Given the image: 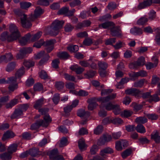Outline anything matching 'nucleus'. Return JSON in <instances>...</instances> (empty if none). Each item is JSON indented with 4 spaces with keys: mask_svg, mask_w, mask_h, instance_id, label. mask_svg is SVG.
<instances>
[{
    "mask_svg": "<svg viewBox=\"0 0 160 160\" xmlns=\"http://www.w3.org/2000/svg\"><path fill=\"white\" fill-rule=\"evenodd\" d=\"M103 130V127L102 125L98 126L94 130V133L96 135L101 134Z\"/></svg>",
    "mask_w": 160,
    "mask_h": 160,
    "instance_id": "nucleus-35",
    "label": "nucleus"
},
{
    "mask_svg": "<svg viewBox=\"0 0 160 160\" xmlns=\"http://www.w3.org/2000/svg\"><path fill=\"white\" fill-rule=\"evenodd\" d=\"M111 122L114 124H121L123 123V121L119 118H112L111 120Z\"/></svg>",
    "mask_w": 160,
    "mask_h": 160,
    "instance_id": "nucleus-47",
    "label": "nucleus"
},
{
    "mask_svg": "<svg viewBox=\"0 0 160 160\" xmlns=\"http://www.w3.org/2000/svg\"><path fill=\"white\" fill-rule=\"evenodd\" d=\"M152 2V0H146L143 2L140 3L138 5V8L139 9H142L150 6Z\"/></svg>",
    "mask_w": 160,
    "mask_h": 160,
    "instance_id": "nucleus-15",
    "label": "nucleus"
},
{
    "mask_svg": "<svg viewBox=\"0 0 160 160\" xmlns=\"http://www.w3.org/2000/svg\"><path fill=\"white\" fill-rule=\"evenodd\" d=\"M58 57L62 59H67L69 57L68 53L66 52H59L57 53Z\"/></svg>",
    "mask_w": 160,
    "mask_h": 160,
    "instance_id": "nucleus-31",
    "label": "nucleus"
},
{
    "mask_svg": "<svg viewBox=\"0 0 160 160\" xmlns=\"http://www.w3.org/2000/svg\"><path fill=\"white\" fill-rule=\"evenodd\" d=\"M65 31L66 32H71L74 28V27L72 26L70 23H67L65 26Z\"/></svg>",
    "mask_w": 160,
    "mask_h": 160,
    "instance_id": "nucleus-54",
    "label": "nucleus"
},
{
    "mask_svg": "<svg viewBox=\"0 0 160 160\" xmlns=\"http://www.w3.org/2000/svg\"><path fill=\"white\" fill-rule=\"evenodd\" d=\"M132 106L134 110L136 111H138L141 110L142 107V105L138 104L136 103H133Z\"/></svg>",
    "mask_w": 160,
    "mask_h": 160,
    "instance_id": "nucleus-62",
    "label": "nucleus"
},
{
    "mask_svg": "<svg viewBox=\"0 0 160 160\" xmlns=\"http://www.w3.org/2000/svg\"><path fill=\"white\" fill-rule=\"evenodd\" d=\"M44 42L42 39H41L38 42H35L33 45V47L37 48H40L43 45H44Z\"/></svg>",
    "mask_w": 160,
    "mask_h": 160,
    "instance_id": "nucleus-46",
    "label": "nucleus"
},
{
    "mask_svg": "<svg viewBox=\"0 0 160 160\" xmlns=\"http://www.w3.org/2000/svg\"><path fill=\"white\" fill-rule=\"evenodd\" d=\"M14 136V134L12 132L8 131L3 134L2 140L5 141L8 138H12Z\"/></svg>",
    "mask_w": 160,
    "mask_h": 160,
    "instance_id": "nucleus-19",
    "label": "nucleus"
},
{
    "mask_svg": "<svg viewBox=\"0 0 160 160\" xmlns=\"http://www.w3.org/2000/svg\"><path fill=\"white\" fill-rule=\"evenodd\" d=\"M135 62L138 67L142 66L144 65L145 63V58L143 56H141L138 58L136 61Z\"/></svg>",
    "mask_w": 160,
    "mask_h": 160,
    "instance_id": "nucleus-22",
    "label": "nucleus"
},
{
    "mask_svg": "<svg viewBox=\"0 0 160 160\" xmlns=\"http://www.w3.org/2000/svg\"><path fill=\"white\" fill-rule=\"evenodd\" d=\"M50 57L48 54H45L44 51H42L35 55V58L36 59H39L42 58L38 63L39 65L41 66L46 63L49 59Z\"/></svg>",
    "mask_w": 160,
    "mask_h": 160,
    "instance_id": "nucleus-6",
    "label": "nucleus"
},
{
    "mask_svg": "<svg viewBox=\"0 0 160 160\" xmlns=\"http://www.w3.org/2000/svg\"><path fill=\"white\" fill-rule=\"evenodd\" d=\"M69 8L67 7H63L60 9L58 12L57 13L59 15L65 14L68 11Z\"/></svg>",
    "mask_w": 160,
    "mask_h": 160,
    "instance_id": "nucleus-43",
    "label": "nucleus"
},
{
    "mask_svg": "<svg viewBox=\"0 0 160 160\" xmlns=\"http://www.w3.org/2000/svg\"><path fill=\"white\" fill-rule=\"evenodd\" d=\"M160 100V99L157 94H154L153 95H151L150 99L148 100V102H157Z\"/></svg>",
    "mask_w": 160,
    "mask_h": 160,
    "instance_id": "nucleus-42",
    "label": "nucleus"
},
{
    "mask_svg": "<svg viewBox=\"0 0 160 160\" xmlns=\"http://www.w3.org/2000/svg\"><path fill=\"white\" fill-rule=\"evenodd\" d=\"M64 83L62 82H58L55 83V86L58 90H61L63 88Z\"/></svg>",
    "mask_w": 160,
    "mask_h": 160,
    "instance_id": "nucleus-59",
    "label": "nucleus"
},
{
    "mask_svg": "<svg viewBox=\"0 0 160 160\" xmlns=\"http://www.w3.org/2000/svg\"><path fill=\"white\" fill-rule=\"evenodd\" d=\"M20 115V109L18 108L16 109L13 114L11 116V118L12 119L18 118Z\"/></svg>",
    "mask_w": 160,
    "mask_h": 160,
    "instance_id": "nucleus-41",
    "label": "nucleus"
},
{
    "mask_svg": "<svg viewBox=\"0 0 160 160\" xmlns=\"http://www.w3.org/2000/svg\"><path fill=\"white\" fill-rule=\"evenodd\" d=\"M91 13L90 10L83 11L81 12L79 17L83 19L86 18L87 17L91 16Z\"/></svg>",
    "mask_w": 160,
    "mask_h": 160,
    "instance_id": "nucleus-32",
    "label": "nucleus"
},
{
    "mask_svg": "<svg viewBox=\"0 0 160 160\" xmlns=\"http://www.w3.org/2000/svg\"><path fill=\"white\" fill-rule=\"evenodd\" d=\"M53 0H38L37 3L40 5L47 6L49 5V1L52 2Z\"/></svg>",
    "mask_w": 160,
    "mask_h": 160,
    "instance_id": "nucleus-44",
    "label": "nucleus"
},
{
    "mask_svg": "<svg viewBox=\"0 0 160 160\" xmlns=\"http://www.w3.org/2000/svg\"><path fill=\"white\" fill-rule=\"evenodd\" d=\"M18 102V100L17 99L14 98L6 105V108H11L13 106L16 104Z\"/></svg>",
    "mask_w": 160,
    "mask_h": 160,
    "instance_id": "nucleus-25",
    "label": "nucleus"
},
{
    "mask_svg": "<svg viewBox=\"0 0 160 160\" xmlns=\"http://www.w3.org/2000/svg\"><path fill=\"white\" fill-rule=\"evenodd\" d=\"M32 51V48L30 47L22 48L21 50V58H25L27 54L31 53Z\"/></svg>",
    "mask_w": 160,
    "mask_h": 160,
    "instance_id": "nucleus-10",
    "label": "nucleus"
},
{
    "mask_svg": "<svg viewBox=\"0 0 160 160\" xmlns=\"http://www.w3.org/2000/svg\"><path fill=\"white\" fill-rule=\"evenodd\" d=\"M116 41V38H110L107 39L105 41V44L106 45H112L115 43Z\"/></svg>",
    "mask_w": 160,
    "mask_h": 160,
    "instance_id": "nucleus-61",
    "label": "nucleus"
},
{
    "mask_svg": "<svg viewBox=\"0 0 160 160\" xmlns=\"http://www.w3.org/2000/svg\"><path fill=\"white\" fill-rule=\"evenodd\" d=\"M132 152V149L130 148L127 149L122 152V156L124 159L125 158L128 156H129Z\"/></svg>",
    "mask_w": 160,
    "mask_h": 160,
    "instance_id": "nucleus-38",
    "label": "nucleus"
},
{
    "mask_svg": "<svg viewBox=\"0 0 160 160\" xmlns=\"http://www.w3.org/2000/svg\"><path fill=\"white\" fill-rule=\"evenodd\" d=\"M156 61L154 63L151 62H148L145 64L147 69H150L156 67L158 63V60L156 59Z\"/></svg>",
    "mask_w": 160,
    "mask_h": 160,
    "instance_id": "nucleus-36",
    "label": "nucleus"
},
{
    "mask_svg": "<svg viewBox=\"0 0 160 160\" xmlns=\"http://www.w3.org/2000/svg\"><path fill=\"white\" fill-rule=\"evenodd\" d=\"M31 5V3L29 2H21V8L27 9Z\"/></svg>",
    "mask_w": 160,
    "mask_h": 160,
    "instance_id": "nucleus-45",
    "label": "nucleus"
},
{
    "mask_svg": "<svg viewBox=\"0 0 160 160\" xmlns=\"http://www.w3.org/2000/svg\"><path fill=\"white\" fill-rule=\"evenodd\" d=\"M60 99L59 94L56 93L54 95L52 100L54 103L55 104H57L59 101Z\"/></svg>",
    "mask_w": 160,
    "mask_h": 160,
    "instance_id": "nucleus-60",
    "label": "nucleus"
},
{
    "mask_svg": "<svg viewBox=\"0 0 160 160\" xmlns=\"http://www.w3.org/2000/svg\"><path fill=\"white\" fill-rule=\"evenodd\" d=\"M110 28V34L113 37L117 36L121 38L122 36V32L121 29L119 26H113Z\"/></svg>",
    "mask_w": 160,
    "mask_h": 160,
    "instance_id": "nucleus-8",
    "label": "nucleus"
},
{
    "mask_svg": "<svg viewBox=\"0 0 160 160\" xmlns=\"http://www.w3.org/2000/svg\"><path fill=\"white\" fill-rule=\"evenodd\" d=\"M52 118L49 115H46L43 117V120L37 121L35 123L32 124L31 127L32 130H35L38 128L40 126L47 127L52 121Z\"/></svg>",
    "mask_w": 160,
    "mask_h": 160,
    "instance_id": "nucleus-3",
    "label": "nucleus"
},
{
    "mask_svg": "<svg viewBox=\"0 0 160 160\" xmlns=\"http://www.w3.org/2000/svg\"><path fill=\"white\" fill-rule=\"evenodd\" d=\"M151 138L156 143L160 144V136L158 132H153L151 135Z\"/></svg>",
    "mask_w": 160,
    "mask_h": 160,
    "instance_id": "nucleus-20",
    "label": "nucleus"
},
{
    "mask_svg": "<svg viewBox=\"0 0 160 160\" xmlns=\"http://www.w3.org/2000/svg\"><path fill=\"white\" fill-rule=\"evenodd\" d=\"M81 3V2L79 0H74L69 3V5L71 7H74L80 5Z\"/></svg>",
    "mask_w": 160,
    "mask_h": 160,
    "instance_id": "nucleus-53",
    "label": "nucleus"
},
{
    "mask_svg": "<svg viewBox=\"0 0 160 160\" xmlns=\"http://www.w3.org/2000/svg\"><path fill=\"white\" fill-rule=\"evenodd\" d=\"M28 153L33 157H36L41 154V152L39 151V149L35 148L30 149Z\"/></svg>",
    "mask_w": 160,
    "mask_h": 160,
    "instance_id": "nucleus-14",
    "label": "nucleus"
},
{
    "mask_svg": "<svg viewBox=\"0 0 160 160\" xmlns=\"http://www.w3.org/2000/svg\"><path fill=\"white\" fill-rule=\"evenodd\" d=\"M48 154L51 160H52L58 155V152L57 149L52 150L48 153Z\"/></svg>",
    "mask_w": 160,
    "mask_h": 160,
    "instance_id": "nucleus-27",
    "label": "nucleus"
},
{
    "mask_svg": "<svg viewBox=\"0 0 160 160\" xmlns=\"http://www.w3.org/2000/svg\"><path fill=\"white\" fill-rule=\"evenodd\" d=\"M16 64L15 62H12L9 63L6 68V71L9 72L15 68Z\"/></svg>",
    "mask_w": 160,
    "mask_h": 160,
    "instance_id": "nucleus-34",
    "label": "nucleus"
},
{
    "mask_svg": "<svg viewBox=\"0 0 160 160\" xmlns=\"http://www.w3.org/2000/svg\"><path fill=\"white\" fill-rule=\"evenodd\" d=\"M78 145L79 148L81 150L83 149L85 147V140L83 139H80L78 142Z\"/></svg>",
    "mask_w": 160,
    "mask_h": 160,
    "instance_id": "nucleus-52",
    "label": "nucleus"
},
{
    "mask_svg": "<svg viewBox=\"0 0 160 160\" xmlns=\"http://www.w3.org/2000/svg\"><path fill=\"white\" fill-rule=\"evenodd\" d=\"M64 76L65 78L67 80L75 81V78L72 75H71L67 73H65L64 74Z\"/></svg>",
    "mask_w": 160,
    "mask_h": 160,
    "instance_id": "nucleus-51",
    "label": "nucleus"
},
{
    "mask_svg": "<svg viewBox=\"0 0 160 160\" xmlns=\"http://www.w3.org/2000/svg\"><path fill=\"white\" fill-rule=\"evenodd\" d=\"M90 113L88 112H85L84 110H80L78 113V116L81 117L86 118L90 116Z\"/></svg>",
    "mask_w": 160,
    "mask_h": 160,
    "instance_id": "nucleus-29",
    "label": "nucleus"
},
{
    "mask_svg": "<svg viewBox=\"0 0 160 160\" xmlns=\"http://www.w3.org/2000/svg\"><path fill=\"white\" fill-rule=\"evenodd\" d=\"M98 64L99 68L102 70H105L108 67L107 63L104 62H99Z\"/></svg>",
    "mask_w": 160,
    "mask_h": 160,
    "instance_id": "nucleus-50",
    "label": "nucleus"
},
{
    "mask_svg": "<svg viewBox=\"0 0 160 160\" xmlns=\"http://www.w3.org/2000/svg\"><path fill=\"white\" fill-rule=\"evenodd\" d=\"M20 77V73L19 71H18L16 73L15 77H12L9 78V81L7 83L10 84L8 87L10 91H13L18 88V84L16 82V79L19 78Z\"/></svg>",
    "mask_w": 160,
    "mask_h": 160,
    "instance_id": "nucleus-5",
    "label": "nucleus"
},
{
    "mask_svg": "<svg viewBox=\"0 0 160 160\" xmlns=\"http://www.w3.org/2000/svg\"><path fill=\"white\" fill-rule=\"evenodd\" d=\"M9 31L11 33L10 35H8L7 32L2 33L1 36V39L2 41L7 40L11 42L17 39L19 36V32L17 27L14 24H11L9 27Z\"/></svg>",
    "mask_w": 160,
    "mask_h": 160,
    "instance_id": "nucleus-1",
    "label": "nucleus"
},
{
    "mask_svg": "<svg viewBox=\"0 0 160 160\" xmlns=\"http://www.w3.org/2000/svg\"><path fill=\"white\" fill-rule=\"evenodd\" d=\"M11 154L9 152H5L0 154V158L2 160H9L12 158Z\"/></svg>",
    "mask_w": 160,
    "mask_h": 160,
    "instance_id": "nucleus-23",
    "label": "nucleus"
},
{
    "mask_svg": "<svg viewBox=\"0 0 160 160\" xmlns=\"http://www.w3.org/2000/svg\"><path fill=\"white\" fill-rule=\"evenodd\" d=\"M44 104V100L43 98H40L36 101L34 104V107L36 109H39Z\"/></svg>",
    "mask_w": 160,
    "mask_h": 160,
    "instance_id": "nucleus-18",
    "label": "nucleus"
},
{
    "mask_svg": "<svg viewBox=\"0 0 160 160\" xmlns=\"http://www.w3.org/2000/svg\"><path fill=\"white\" fill-rule=\"evenodd\" d=\"M33 88L35 91H40L43 89V87L42 84L38 83L34 85Z\"/></svg>",
    "mask_w": 160,
    "mask_h": 160,
    "instance_id": "nucleus-49",
    "label": "nucleus"
},
{
    "mask_svg": "<svg viewBox=\"0 0 160 160\" xmlns=\"http://www.w3.org/2000/svg\"><path fill=\"white\" fill-rule=\"evenodd\" d=\"M124 44V43L123 42L121 41H119L118 42H117L115 44V45H112V46L115 49L117 50L118 49L123 47V45Z\"/></svg>",
    "mask_w": 160,
    "mask_h": 160,
    "instance_id": "nucleus-57",
    "label": "nucleus"
},
{
    "mask_svg": "<svg viewBox=\"0 0 160 160\" xmlns=\"http://www.w3.org/2000/svg\"><path fill=\"white\" fill-rule=\"evenodd\" d=\"M31 35L30 33H28L21 39V45H24L27 44L28 41L30 39Z\"/></svg>",
    "mask_w": 160,
    "mask_h": 160,
    "instance_id": "nucleus-21",
    "label": "nucleus"
},
{
    "mask_svg": "<svg viewBox=\"0 0 160 160\" xmlns=\"http://www.w3.org/2000/svg\"><path fill=\"white\" fill-rule=\"evenodd\" d=\"M130 32L134 35H139L142 33L143 31L141 28L134 27L131 28Z\"/></svg>",
    "mask_w": 160,
    "mask_h": 160,
    "instance_id": "nucleus-16",
    "label": "nucleus"
},
{
    "mask_svg": "<svg viewBox=\"0 0 160 160\" xmlns=\"http://www.w3.org/2000/svg\"><path fill=\"white\" fill-rule=\"evenodd\" d=\"M56 42V40L54 39H51L44 42V45L45 47L53 46V44Z\"/></svg>",
    "mask_w": 160,
    "mask_h": 160,
    "instance_id": "nucleus-56",
    "label": "nucleus"
},
{
    "mask_svg": "<svg viewBox=\"0 0 160 160\" xmlns=\"http://www.w3.org/2000/svg\"><path fill=\"white\" fill-rule=\"evenodd\" d=\"M64 23L62 20H55L51 26L49 34L52 36L57 35L59 33V29L62 28Z\"/></svg>",
    "mask_w": 160,
    "mask_h": 160,
    "instance_id": "nucleus-4",
    "label": "nucleus"
},
{
    "mask_svg": "<svg viewBox=\"0 0 160 160\" xmlns=\"http://www.w3.org/2000/svg\"><path fill=\"white\" fill-rule=\"evenodd\" d=\"M115 26V24L113 22L109 21L99 24L98 25V27L100 28L106 29L110 26Z\"/></svg>",
    "mask_w": 160,
    "mask_h": 160,
    "instance_id": "nucleus-17",
    "label": "nucleus"
},
{
    "mask_svg": "<svg viewBox=\"0 0 160 160\" xmlns=\"http://www.w3.org/2000/svg\"><path fill=\"white\" fill-rule=\"evenodd\" d=\"M43 12V11L40 7L36 8L33 15H31L29 19L32 21H34Z\"/></svg>",
    "mask_w": 160,
    "mask_h": 160,
    "instance_id": "nucleus-9",
    "label": "nucleus"
},
{
    "mask_svg": "<svg viewBox=\"0 0 160 160\" xmlns=\"http://www.w3.org/2000/svg\"><path fill=\"white\" fill-rule=\"evenodd\" d=\"M21 23L22 27L26 28H30L32 26L30 20L27 17V15L21 11Z\"/></svg>",
    "mask_w": 160,
    "mask_h": 160,
    "instance_id": "nucleus-7",
    "label": "nucleus"
},
{
    "mask_svg": "<svg viewBox=\"0 0 160 160\" xmlns=\"http://www.w3.org/2000/svg\"><path fill=\"white\" fill-rule=\"evenodd\" d=\"M112 110L115 115H118L121 113V109L118 104H114Z\"/></svg>",
    "mask_w": 160,
    "mask_h": 160,
    "instance_id": "nucleus-28",
    "label": "nucleus"
},
{
    "mask_svg": "<svg viewBox=\"0 0 160 160\" xmlns=\"http://www.w3.org/2000/svg\"><path fill=\"white\" fill-rule=\"evenodd\" d=\"M67 49L70 52H75L78 50L79 48L76 45H70L67 47Z\"/></svg>",
    "mask_w": 160,
    "mask_h": 160,
    "instance_id": "nucleus-40",
    "label": "nucleus"
},
{
    "mask_svg": "<svg viewBox=\"0 0 160 160\" xmlns=\"http://www.w3.org/2000/svg\"><path fill=\"white\" fill-rule=\"evenodd\" d=\"M95 98H92L89 100V104L88 106V108L90 110H92L98 105V104L95 101Z\"/></svg>",
    "mask_w": 160,
    "mask_h": 160,
    "instance_id": "nucleus-12",
    "label": "nucleus"
},
{
    "mask_svg": "<svg viewBox=\"0 0 160 160\" xmlns=\"http://www.w3.org/2000/svg\"><path fill=\"white\" fill-rule=\"evenodd\" d=\"M132 113L133 112L132 111L125 110L122 112L120 115L122 117L128 118L130 117Z\"/></svg>",
    "mask_w": 160,
    "mask_h": 160,
    "instance_id": "nucleus-39",
    "label": "nucleus"
},
{
    "mask_svg": "<svg viewBox=\"0 0 160 160\" xmlns=\"http://www.w3.org/2000/svg\"><path fill=\"white\" fill-rule=\"evenodd\" d=\"M17 145L15 144H11L8 148V152L11 154H12L16 151L17 148Z\"/></svg>",
    "mask_w": 160,
    "mask_h": 160,
    "instance_id": "nucleus-33",
    "label": "nucleus"
},
{
    "mask_svg": "<svg viewBox=\"0 0 160 160\" xmlns=\"http://www.w3.org/2000/svg\"><path fill=\"white\" fill-rule=\"evenodd\" d=\"M116 96V93H113L106 97L99 98L98 101L101 102L100 107H104L105 109L108 111L112 110L114 104H113L111 102H108L115 98Z\"/></svg>",
    "mask_w": 160,
    "mask_h": 160,
    "instance_id": "nucleus-2",
    "label": "nucleus"
},
{
    "mask_svg": "<svg viewBox=\"0 0 160 160\" xmlns=\"http://www.w3.org/2000/svg\"><path fill=\"white\" fill-rule=\"evenodd\" d=\"M113 152V150L111 148L107 147L101 150L100 154V155L104 158H106L107 154H111Z\"/></svg>",
    "mask_w": 160,
    "mask_h": 160,
    "instance_id": "nucleus-11",
    "label": "nucleus"
},
{
    "mask_svg": "<svg viewBox=\"0 0 160 160\" xmlns=\"http://www.w3.org/2000/svg\"><path fill=\"white\" fill-rule=\"evenodd\" d=\"M148 120L145 117H141L137 118L135 119L136 122L139 124H144Z\"/></svg>",
    "mask_w": 160,
    "mask_h": 160,
    "instance_id": "nucleus-26",
    "label": "nucleus"
},
{
    "mask_svg": "<svg viewBox=\"0 0 160 160\" xmlns=\"http://www.w3.org/2000/svg\"><path fill=\"white\" fill-rule=\"evenodd\" d=\"M70 69L72 70L75 71L77 74L81 73L85 70L84 68L81 67L77 65L71 66L70 67Z\"/></svg>",
    "mask_w": 160,
    "mask_h": 160,
    "instance_id": "nucleus-13",
    "label": "nucleus"
},
{
    "mask_svg": "<svg viewBox=\"0 0 160 160\" xmlns=\"http://www.w3.org/2000/svg\"><path fill=\"white\" fill-rule=\"evenodd\" d=\"M95 73L96 72L94 71H89L85 73L84 75L88 78H91L94 76Z\"/></svg>",
    "mask_w": 160,
    "mask_h": 160,
    "instance_id": "nucleus-55",
    "label": "nucleus"
},
{
    "mask_svg": "<svg viewBox=\"0 0 160 160\" xmlns=\"http://www.w3.org/2000/svg\"><path fill=\"white\" fill-rule=\"evenodd\" d=\"M42 32H39L34 35L31 39L32 41L34 42L39 39L42 36Z\"/></svg>",
    "mask_w": 160,
    "mask_h": 160,
    "instance_id": "nucleus-48",
    "label": "nucleus"
},
{
    "mask_svg": "<svg viewBox=\"0 0 160 160\" xmlns=\"http://www.w3.org/2000/svg\"><path fill=\"white\" fill-rule=\"evenodd\" d=\"M39 76L42 79H46L48 78L46 72L44 70H42L40 72Z\"/></svg>",
    "mask_w": 160,
    "mask_h": 160,
    "instance_id": "nucleus-63",
    "label": "nucleus"
},
{
    "mask_svg": "<svg viewBox=\"0 0 160 160\" xmlns=\"http://www.w3.org/2000/svg\"><path fill=\"white\" fill-rule=\"evenodd\" d=\"M23 64L26 67L28 68H29L31 67L34 66V62L30 60L28 61L25 60Z\"/></svg>",
    "mask_w": 160,
    "mask_h": 160,
    "instance_id": "nucleus-37",
    "label": "nucleus"
},
{
    "mask_svg": "<svg viewBox=\"0 0 160 160\" xmlns=\"http://www.w3.org/2000/svg\"><path fill=\"white\" fill-rule=\"evenodd\" d=\"M135 129L137 132L141 133H144L146 132L145 127L142 124H138Z\"/></svg>",
    "mask_w": 160,
    "mask_h": 160,
    "instance_id": "nucleus-30",
    "label": "nucleus"
},
{
    "mask_svg": "<svg viewBox=\"0 0 160 160\" xmlns=\"http://www.w3.org/2000/svg\"><path fill=\"white\" fill-rule=\"evenodd\" d=\"M147 117L152 120H157L158 118V116L155 114H148L146 115Z\"/></svg>",
    "mask_w": 160,
    "mask_h": 160,
    "instance_id": "nucleus-58",
    "label": "nucleus"
},
{
    "mask_svg": "<svg viewBox=\"0 0 160 160\" xmlns=\"http://www.w3.org/2000/svg\"><path fill=\"white\" fill-rule=\"evenodd\" d=\"M148 21V19L146 16L140 18L137 21V24L140 25H145Z\"/></svg>",
    "mask_w": 160,
    "mask_h": 160,
    "instance_id": "nucleus-24",
    "label": "nucleus"
},
{
    "mask_svg": "<svg viewBox=\"0 0 160 160\" xmlns=\"http://www.w3.org/2000/svg\"><path fill=\"white\" fill-rule=\"evenodd\" d=\"M155 31L157 32L156 37V42L158 44L160 45V31L158 28L156 29Z\"/></svg>",
    "mask_w": 160,
    "mask_h": 160,
    "instance_id": "nucleus-64",
    "label": "nucleus"
}]
</instances>
